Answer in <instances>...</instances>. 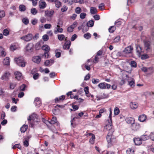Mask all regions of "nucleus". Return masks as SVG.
Masks as SVG:
<instances>
[{
    "mask_svg": "<svg viewBox=\"0 0 154 154\" xmlns=\"http://www.w3.org/2000/svg\"><path fill=\"white\" fill-rule=\"evenodd\" d=\"M98 55H97L96 54V56H95V57L94 58V60L93 61V62L94 63H97L98 62L99 59V57H98Z\"/></svg>",
    "mask_w": 154,
    "mask_h": 154,
    "instance_id": "54",
    "label": "nucleus"
},
{
    "mask_svg": "<svg viewBox=\"0 0 154 154\" xmlns=\"http://www.w3.org/2000/svg\"><path fill=\"white\" fill-rule=\"evenodd\" d=\"M90 12L91 14H94L97 12L96 8L95 7H91L90 8Z\"/></svg>",
    "mask_w": 154,
    "mask_h": 154,
    "instance_id": "29",
    "label": "nucleus"
},
{
    "mask_svg": "<svg viewBox=\"0 0 154 154\" xmlns=\"http://www.w3.org/2000/svg\"><path fill=\"white\" fill-rule=\"evenodd\" d=\"M39 74L38 73H36L33 75V78L35 80L38 79L39 77Z\"/></svg>",
    "mask_w": 154,
    "mask_h": 154,
    "instance_id": "60",
    "label": "nucleus"
},
{
    "mask_svg": "<svg viewBox=\"0 0 154 154\" xmlns=\"http://www.w3.org/2000/svg\"><path fill=\"white\" fill-rule=\"evenodd\" d=\"M133 50V48L131 46H129L125 48L123 51L125 54H129Z\"/></svg>",
    "mask_w": 154,
    "mask_h": 154,
    "instance_id": "9",
    "label": "nucleus"
},
{
    "mask_svg": "<svg viewBox=\"0 0 154 154\" xmlns=\"http://www.w3.org/2000/svg\"><path fill=\"white\" fill-rule=\"evenodd\" d=\"M26 85L24 84L22 85L20 88V91H24L25 89Z\"/></svg>",
    "mask_w": 154,
    "mask_h": 154,
    "instance_id": "43",
    "label": "nucleus"
},
{
    "mask_svg": "<svg viewBox=\"0 0 154 154\" xmlns=\"http://www.w3.org/2000/svg\"><path fill=\"white\" fill-rule=\"evenodd\" d=\"M65 96L62 95L59 97V98L57 97L55 99V102L56 103H58L60 100H63L65 99Z\"/></svg>",
    "mask_w": 154,
    "mask_h": 154,
    "instance_id": "22",
    "label": "nucleus"
},
{
    "mask_svg": "<svg viewBox=\"0 0 154 154\" xmlns=\"http://www.w3.org/2000/svg\"><path fill=\"white\" fill-rule=\"evenodd\" d=\"M127 154H134V150L130 148L128 149L126 151Z\"/></svg>",
    "mask_w": 154,
    "mask_h": 154,
    "instance_id": "39",
    "label": "nucleus"
},
{
    "mask_svg": "<svg viewBox=\"0 0 154 154\" xmlns=\"http://www.w3.org/2000/svg\"><path fill=\"white\" fill-rule=\"evenodd\" d=\"M95 136L94 135H92V136L89 140V142L91 144H94V143Z\"/></svg>",
    "mask_w": 154,
    "mask_h": 154,
    "instance_id": "36",
    "label": "nucleus"
},
{
    "mask_svg": "<svg viewBox=\"0 0 154 154\" xmlns=\"http://www.w3.org/2000/svg\"><path fill=\"white\" fill-rule=\"evenodd\" d=\"M42 38L44 41H46L48 40L49 37L47 35H45L43 36Z\"/></svg>",
    "mask_w": 154,
    "mask_h": 154,
    "instance_id": "55",
    "label": "nucleus"
},
{
    "mask_svg": "<svg viewBox=\"0 0 154 154\" xmlns=\"http://www.w3.org/2000/svg\"><path fill=\"white\" fill-rule=\"evenodd\" d=\"M146 119V116L145 115H142L139 117L138 120L141 122H144Z\"/></svg>",
    "mask_w": 154,
    "mask_h": 154,
    "instance_id": "21",
    "label": "nucleus"
},
{
    "mask_svg": "<svg viewBox=\"0 0 154 154\" xmlns=\"http://www.w3.org/2000/svg\"><path fill=\"white\" fill-rule=\"evenodd\" d=\"M84 38L87 39H88L90 38L91 37V34L89 33H87L85 34L84 35Z\"/></svg>",
    "mask_w": 154,
    "mask_h": 154,
    "instance_id": "49",
    "label": "nucleus"
},
{
    "mask_svg": "<svg viewBox=\"0 0 154 154\" xmlns=\"http://www.w3.org/2000/svg\"><path fill=\"white\" fill-rule=\"evenodd\" d=\"M33 44L31 43H28L26 47V51L31 53L32 52L33 49Z\"/></svg>",
    "mask_w": 154,
    "mask_h": 154,
    "instance_id": "5",
    "label": "nucleus"
},
{
    "mask_svg": "<svg viewBox=\"0 0 154 154\" xmlns=\"http://www.w3.org/2000/svg\"><path fill=\"white\" fill-rule=\"evenodd\" d=\"M20 38L25 42H29L32 39L33 35L32 34L29 33L27 35L21 37Z\"/></svg>",
    "mask_w": 154,
    "mask_h": 154,
    "instance_id": "2",
    "label": "nucleus"
},
{
    "mask_svg": "<svg viewBox=\"0 0 154 154\" xmlns=\"http://www.w3.org/2000/svg\"><path fill=\"white\" fill-rule=\"evenodd\" d=\"M28 120L29 122L31 120L37 122H38L39 120L38 118L37 115L35 113H33L29 116V118L28 119Z\"/></svg>",
    "mask_w": 154,
    "mask_h": 154,
    "instance_id": "4",
    "label": "nucleus"
},
{
    "mask_svg": "<svg viewBox=\"0 0 154 154\" xmlns=\"http://www.w3.org/2000/svg\"><path fill=\"white\" fill-rule=\"evenodd\" d=\"M134 141L136 145H140L142 143V140L140 138H135L134 139Z\"/></svg>",
    "mask_w": 154,
    "mask_h": 154,
    "instance_id": "15",
    "label": "nucleus"
},
{
    "mask_svg": "<svg viewBox=\"0 0 154 154\" xmlns=\"http://www.w3.org/2000/svg\"><path fill=\"white\" fill-rule=\"evenodd\" d=\"M51 25L50 24H46L44 25V28L45 29H49L51 28Z\"/></svg>",
    "mask_w": 154,
    "mask_h": 154,
    "instance_id": "61",
    "label": "nucleus"
},
{
    "mask_svg": "<svg viewBox=\"0 0 154 154\" xmlns=\"http://www.w3.org/2000/svg\"><path fill=\"white\" fill-rule=\"evenodd\" d=\"M42 48L45 52H49L50 50V47L47 45H43L42 47Z\"/></svg>",
    "mask_w": 154,
    "mask_h": 154,
    "instance_id": "28",
    "label": "nucleus"
},
{
    "mask_svg": "<svg viewBox=\"0 0 154 154\" xmlns=\"http://www.w3.org/2000/svg\"><path fill=\"white\" fill-rule=\"evenodd\" d=\"M138 104L135 102H131L130 103V108L132 109H135L138 106Z\"/></svg>",
    "mask_w": 154,
    "mask_h": 154,
    "instance_id": "14",
    "label": "nucleus"
},
{
    "mask_svg": "<svg viewBox=\"0 0 154 154\" xmlns=\"http://www.w3.org/2000/svg\"><path fill=\"white\" fill-rule=\"evenodd\" d=\"M92 81L94 84H97L99 82V80L97 79H92Z\"/></svg>",
    "mask_w": 154,
    "mask_h": 154,
    "instance_id": "56",
    "label": "nucleus"
},
{
    "mask_svg": "<svg viewBox=\"0 0 154 154\" xmlns=\"http://www.w3.org/2000/svg\"><path fill=\"white\" fill-rule=\"evenodd\" d=\"M125 121L127 123L132 125L134 123L135 120L133 118L128 117L126 118Z\"/></svg>",
    "mask_w": 154,
    "mask_h": 154,
    "instance_id": "11",
    "label": "nucleus"
},
{
    "mask_svg": "<svg viewBox=\"0 0 154 154\" xmlns=\"http://www.w3.org/2000/svg\"><path fill=\"white\" fill-rule=\"evenodd\" d=\"M14 60L18 66L23 67L25 66L26 63L22 57H20L18 58H16L14 59Z\"/></svg>",
    "mask_w": 154,
    "mask_h": 154,
    "instance_id": "1",
    "label": "nucleus"
},
{
    "mask_svg": "<svg viewBox=\"0 0 154 154\" xmlns=\"http://www.w3.org/2000/svg\"><path fill=\"white\" fill-rule=\"evenodd\" d=\"M15 78L18 80H20L22 78V74L19 71L16 72L14 73Z\"/></svg>",
    "mask_w": 154,
    "mask_h": 154,
    "instance_id": "20",
    "label": "nucleus"
},
{
    "mask_svg": "<svg viewBox=\"0 0 154 154\" xmlns=\"http://www.w3.org/2000/svg\"><path fill=\"white\" fill-rule=\"evenodd\" d=\"M23 22L25 24L27 25L29 23V20L26 18H25L22 20Z\"/></svg>",
    "mask_w": 154,
    "mask_h": 154,
    "instance_id": "46",
    "label": "nucleus"
},
{
    "mask_svg": "<svg viewBox=\"0 0 154 154\" xmlns=\"http://www.w3.org/2000/svg\"><path fill=\"white\" fill-rule=\"evenodd\" d=\"M10 76V74L8 72H6L2 77V79L7 80L9 79Z\"/></svg>",
    "mask_w": 154,
    "mask_h": 154,
    "instance_id": "16",
    "label": "nucleus"
},
{
    "mask_svg": "<svg viewBox=\"0 0 154 154\" xmlns=\"http://www.w3.org/2000/svg\"><path fill=\"white\" fill-rule=\"evenodd\" d=\"M79 96L78 95H75L74 97H73L72 96H71V98H75L76 99V100H80V102H82L83 101V100L81 98H78Z\"/></svg>",
    "mask_w": 154,
    "mask_h": 154,
    "instance_id": "34",
    "label": "nucleus"
},
{
    "mask_svg": "<svg viewBox=\"0 0 154 154\" xmlns=\"http://www.w3.org/2000/svg\"><path fill=\"white\" fill-rule=\"evenodd\" d=\"M86 14L85 13H82L80 15V17L81 19H83L85 18Z\"/></svg>",
    "mask_w": 154,
    "mask_h": 154,
    "instance_id": "51",
    "label": "nucleus"
},
{
    "mask_svg": "<svg viewBox=\"0 0 154 154\" xmlns=\"http://www.w3.org/2000/svg\"><path fill=\"white\" fill-rule=\"evenodd\" d=\"M31 12L32 14L35 15L37 13V11L35 8H32L31 10Z\"/></svg>",
    "mask_w": 154,
    "mask_h": 154,
    "instance_id": "42",
    "label": "nucleus"
},
{
    "mask_svg": "<svg viewBox=\"0 0 154 154\" xmlns=\"http://www.w3.org/2000/svg\"><path fill=\"white\" fill-rule=\"evenodd\" d=\"M106 129L110 131L109 132H110V133H111L112 130H113H113L112 129V126L111 125L109 124L107 125L106 126Z\"/></svg>",
    "mask_w": 154,
    "mask_h": 154,
    "instance_id": "38",
    "label": "nucleus"
},
{
    "mask_svg": "<svg viewBox=\"0 0 154 154\" xmlns=\"http://www.w3.org/2000/svg\"><path fill=\"white\" fill-rule=\"evenodd\" d=\"M3 63L5 65H8L10 63V58L8 57H6L3 61Z\"/></svg>",
    "mask_w": 154,
    "mask_h": 154,
    "instance_id": "27",
    "label": "nucleus"
},
{
    "mask_svg": "<svg viewBox=\"0 0 154 154\" xmlns=\"http://www.w3.org/2000/svg\"><path fill=\"white\" fill-rule=\"evenodd\" d=\"M34 103L36 106L37 107H39L41 105V102L39 98H36L34 101Z\"/></svg>",
    "mask_w": 154,
    "mask_h": 154,
    "instance_id": "23",
    "label": "nucleus"
},
{
    "mask_svg": "<svg viewBox=\"0 0 154 154\" xmlns=\"http://www.w3.org/2000/svg\"><path fill=\"white\" fill-rule=\"evenodd\" d=\"M16 148H17L20 149H21V146L19 144H16L14 145L12 147V148L13 149H15Z\"/></svg>",
    "mask_w": 154,
    "mask_h": 154,
    "instance_id": "47",
    "label": "nucleus"
},
{
    "mask_svg": "<svg viewBox=\"0 0 154 154\" xmlns=\"http://www.w3.org/2000/svg\"><path fill=\"white\" fill-rule=\"evenodd\" d=\"M45 16L51 17L54 14V11L53 10L46 11H45Z\"/></svg>",
    "mask_w": 154,
    "mask_h": 154,
    "instance_id": "12",
    "label": "nucleus"
},
{
    "mask_svg": "<svg viewBox=\"0 0 154 154\" xmlns=\"http://www.w3.org/2000/svg\"><path fill=\"white\" fill-rule=\"evenodd\" d=\"M131 126V128L134 131H137L140 128V125L137 123H134Z\"/></svg>",
    "mask_w": 154,
    "mask_h": 154,
    "instance_id": "13",
    "label": "nucleus"
},
{
    "mask_svg": "<svg viewBox=\"0 0 154 154\" xmlns=\"http://www.w3.org/2000/svg\"><path fill=\"white\" fill-rule=\"evenodd\" d=\"M19 10L21 11H24L26 10V6L23 5H20L19 6Z\"/></svg>",
    "mask_w": 154,
    "mask_h": 154,
    "instance_id": "32",
    "label": "nucleus"
},
{
    "mask_svg": "<svg viewBox=\"0 0 154 154\" xmlns=\"http://www.w3.org/2000/svg\"><path fill=\"white\" fill-rule=\"evenodd\" d=\"M144 45V48L145 50L147 52L150 51L151 49L150 42L148 41H143Z\"/></svg>",
    "mask_w": 154,
    "mask_h": 154,
    "instance_id": "3",
    "label": "nucleus"
},
{
    "mask_svg": "<svg viewBox=\"0 0 154 154\" xmlns=\"http://www.w3.org/2000/svg\"><path fill=\"white\" fill-rule=\"evenodd\" d=\"M32 60L34 62L38 63L41 60V58L39 56H36L33 57Z\"/></svg>",
    "mask_w": 154,
    "mask_h": 154,
    "instance_id": "17",
    "label": "nucleus"
},
{
    "mask_svg": "<svg viewBox=\"0 0 154 154\" xmlns=\"http://www.w3.org/2000/svg\"><path fill=\"white\" fill-rule=\"evenodd\" d=\"M150 138L152 140L154 141V133L151 132L149 135Z\"/></svg>",
    "mask_w": 154,
    "mask_h": 154,
    "instance_id": "64",
    "label": "nucleus"
},
{
    "mask_svg": "<svg viewBox=\"0 0 154 154\" xmlns=\"http://www.w3.org/2000/svg\"><path fill=\"white\" fill-rule=\"evenodd\" d=\"M104 4L102 3L99 5L98 8L101 10H103L104 9L103 8L104 7Z\"/></svg>",
    "mask_w": 154,
    "mask_h": 154,
    "instance_id": "62",
    "label": "nucleus"
},
{
    "mask_svg": "<svg viewBox=\"0 0 154 154\" xmlns=\"http://www.w3.org/2000/svg\"><path fill=\"white\" fill-rule=\"evenodd\" d=\"M136 51L138 54L140 55L141 54V53L142 52V49L141 46L138 45L136 46Z\"/></svg>",
    "mask_w": 154,
    "mask_h": 154,
    "instance_id": "24",
    "label": "nucleus"
},
{
    "mask_svg": "<svg viewBox=\"0 0 154 154\" xmlns=\"http://www.w3.org/2000/svg\"><path fill=\"white\" fill-rule=\"evenodd\" d=\"M6 55V53L4 48L0 46V56L4 57Z\"/></svg>",
    "mask_w": 154,
    "mask_h": 154,
    "instance_id": "19",
    "label": "nucleus"
},
{
    "mask_svg": "<svg viewBox=\"0 0 154 154\" xmlns=\"http://www.w3.org/2000/svg\"><path fill=\"white\" fill-rule=\"evenodd\" d=\"M5 13L4 10H0V20L2 19V17L5 16Z\"/></svg>",
    "mask_w": 154,
    "mask_h": 154,
    "instance_id": "35",
    "label": "nucleus"
},
{
    "mask_svg": "<svg viewBox=\"0 0 154 154\" xmlns=\"http://www.w3.org/2000/svg\"><path fill=\"white\" fill-rule=\"evenodd\" d=\"M71 45V42L69 41H67L66 42L63 46V48L64 49H67V50L69 48Z\"/></svg>",
    "mask_w": 154,
    "mask_h": 154,
    "instance_id": "18",
    "label": "nucleus"
},
{
    "mask_svg": "<svg viewBox=\"0 0 154 154\" xmlns=\"http://www.w3.org/2000/svg\"><path fill=\"white\" fill-rule=\"evenodd\" d=\"M77 36L76 34H75L73 35H72L71 38V40L72 41H74L77 38Z\"/></svg>",
    "mask_w": 154,
    "mask_h": 154,
    "instance_id": "58",
    "label": "nucleus"
},
{
    "mask_svg": "<svg viewBox=\"0 0 154 154\" xmlns=\"http://www.w3.org/2000/svg\"><path fill=\"white\" fill-rule=\"evenodd\" d=\"M58 38L60 41H62L65 38V36L63 34L58 35Z\"/></svg>",
    "mask_w": 154,
    "mask_h": 154,
    "instance_id": "40",
    "label": "nucleus"
},
{
    "mask_svg": "<svg viewBox=\"0 0 154 154\" xmlns=\"http://www.w3.org/2000/svg\"><path fill=\"white\" fill-rule=\"evenodd\" d=\"M113 132V130H112L111 133L108 132V134L106 137V139L109 143H111L113 141V139L112 138V135Z\"/></svg>",
    "mask_w": 154,
    "mask_h": 154,
    "instance_id": "8",
    "label": "nucleus"
},
{
    "mask_svg": "<svg viewBox=\"0 0 154 154\" xmlns=\"http://www.w3.org/2000/svg\"><path fill=\"white\" fill-rule=\"evenodd\" d=\"M130 64L132 67H136L137 66V63L134 61H131V62Z\"/></svg>",
    "mask_w": 154,
    "mask_h": 154,
    "instance_id": "52",
    "label": "nucleus"
},
{
    "mask_svg": "<svg viewBox=\"0 0 154 154\" xmlns=\"http://www.w3.org/2000/svg\"><path fill=\"white\" fill-rule=\"evenodd\" d=\"M28 128V126L24 125L20 128V131L21 132L24 133L27 130Z\"/></svg>",
    "mask_w": 154,
    "mask_h": 154,
    "instance_id": "26",
    "label": "nucleus"
},
{
    "mask_svg": "<svg viewBox=\"0 0 154 154\" xmlns=\"http://www.w3.org/2000/svg\"><path fill=\"white\" fill-rule=\"evenodd\" d=\"M149 56L146 54H143L141 56V59H145L148 58Z\"/></svg>",
    "mask_w": 154,
    "mask_h": 154,
    "instance_id": "63",
    "label": "nucleus"
},
{
    "mask_svg": "<svg viewBox=\"0 0 154 154\" xmlns=\"http://www.w3.org/2000/svg\"><path fill=\"white\" fill-rule=\"evenodd\" d=\"M128 84L131 87L133 88L134 87L135 85L134 81V79H133L132 80L128 81Z\"/></svg>",
    "mask_w": 154,
    "mask_h": 154,
    "instance_id": "31",
    "label": "nucleus"
},
{
    "mask_svg": "<svg viewBox=\"0 0 154 154\" xmlns=\"http://www.w3.org/2000/svg\"><path fill=\"white\" fill-rule=\"evenodd\" d=\"M103 53V51L102 50H100L97 52L96 54L99 56H100L102 55Z\"/></svg>",
    "mask_w": 154,
    "mask_h": 154,
    "instance_id": "57",
    "label": "nucleus"
},
{
    "mask_svg": "<svg viewBox=\"0 0 154 154\" xmlns=\"http://www.w3.org/2000/svg\"><path fill=\"white\" fill-rule=\"evenodd\" d=\"M116 28L114 26H111L109 29V32L110 33H113L116 30Z\"/></svg>",
    "mask_w": 154,
    "mask_h": 154,
    "instance_id": "37",
    "label": "nucleus"
},
{
    "mask_svg": "<svg viewBox=\"0 0 154 154\" xmlns=\"http://www.w3.org/2000/svg\"><path fill=\"white\" fill-rule=\"evenodd\" d=\"M106 83L105 82L101 83L98 84V86L101 89H106Z\"/></svg>",
    "mask_w": 154,
    "mask_h": 154,
    "instance_id": "25",
    "label": "nucleus"
},
{
    "mask_svg": "<svg viewBox=\"0 0 154 154\" xmlns=\"http://www.w3.org/2000/svg\"><path fill=\"white\" fill-rule=\"evenodd\" d=\"M119 110L118 107H116L114 110V113L115 115H118L119 113Z\"/></svg>",
    "mask_w": 154,
    "mask_h": 154,
    "instance_id": "48",
    "label": "nucleus"
},
{
    "mask_svg": "<svg viewBox=\"0 0 154 154\" xmlns=\"http://www.w3.org/2000/svg\"><path fill=\"white\" fill-rule=\"evenodd\" d=\"M59 23H58L57 26L55 27L54 32L55 34H56L58 33H62L63 32V29L62 28L60 27V26L59 25Z\"/></svg>",
    "mask_w": 154,
    "mask_h": 154,
    "instance_id": "7",
    "label": "nucleus"
},
{
    "mask_svg": "<svg viewBox=\"0 0 154 154\" xmlns=\"http://www.w3.org/2000/svg\"><path fill=\"white\" fill-rule=\"evenodd\" d=\"M67 8H68L66 6H63L61 9V11L62 12L66 11H67Z\"/></svg>",
    "mask_w": 154,
    "mask_h": 154,
    "instance_id": "59",
    "label": "nucleus"
},
{
    "mask_svg": "<svg viewBox=\"0 0 154 154\" xmlns=\"http://www.w3.org/2000/svg\"><path fill=\"white\" fill-rule=\"evenodd\" d=\"M57 118L53 116L52 119H51V121H49L47 120H45V122H44L47 125L48 123H49L51 124H54L55 123H57Z\"/></svg>",
    "mask_w": 154,
    "mask_h": 154,
    "instance_id": "6",
    "label": "nucleus"
},
{
    "mask_svg": "<svg viewBox=\"0 0 154 154\" xmlns=\"http://www.w3.org/2000/svg\"><path fill=\"white\" fill-rule=\"evenodd\" d=\"M55 5L56 7L59 8L61 6V3L58 0H57L55 2Z\"/></svg>",
    "mask_w": 154,
    "mask_h": 154,
    "instance_id": "30",
    "label": "nucleus"
},
{
    "mask_svg": "<svg viewBox=\"0 0 154 154\" xmlns=\"http://www.w3.org/2000/svg\"><path fill=\"white\" fill-rule=\"evenodd\" d=\"M120 38V36L118 35L114 38V41L115 42H118L119 41Z\"/></svg>",
    "mask_w": 154,
    "mask_h": 154,
    "instance_id": "50",
    "label": "nucleus"
},
{
    "mask_svg": "<svg viewBox=\"0 0 154 154\" xmlns=\"http://www.w3.org/2000/svg\"><path fill=\"white\" fill-rule=\"evenodd\" d=\"M94 21L92 20H89L87 23V26L89 27H92L94 25Z\"/></svg>",
    "mask_w": 154,
    "mask_h": 154,
    "instance_id": "33",
    "label": "nucleus"
},
{
    "mask_svg": "<svg viewBox=\"0 0 154 154\" xmlns=\"http://www.w3.org/2000/svg\"><path fill=\"white\" fill-rule=\"evenodd\" d=\"M148 138L149 137L148 136L146 135H143L141 136L140 138L142 141H144L147 140Z\"/></svg>",
    "mask_w": 154,
    "mask_h": 154,
    "instance_id": "45",
    "label": "nucleus"
},
{
    "mask_svg": "<svg viewBox=\"0 0 154 154\" xmlns=\"http://www.w3.org/2000/svg\"><path fill=\"white\" fill-rule=\"evenodd\" d=\"M75 12L77 14H79L81 12V9L79 7H77L75 9Z\"/></svg>",
    "mask_w": 154,
    "mask_h": 154,
    "instance_id": "53",
    "label": "nucleus"
},
{
    "mask_svg": "<svg viewBox=\"0 0 154 154\" xmlns=\"http://www.w3.org/2000/svg\"><path fill=\"white\" fill-rule=\"evenodd\" d=\"M3 33L4 35L7 36L9 34V32L7 29H5L3 31Z\"/></svg>",
    "mask_w": 154,
    "mask_h": 154,
    "instance_id": "44",
    "label": "nucleus"
},
{
    "mask_svg": "<svg viewBox=\"0 0 154 154\" xmlns=\"http://www.w3.org/2000/svg\"><path fill=\"white\" fill-rule=\"evenodd\" d=\"M16 83L15 82L11 83L10 86V88L12 89H14L16 86Z\"/></svg>",
    "mask_w": 154,
    "mask_h": 154,
    "instance_id": "41",
    "label": "nucleus"
},
{
    "mask_svg": "<svg viewBox=\"0 0 154 154\" xmlns=\"http://www.w3.org/2000/svg\"><path fill=\"white\" fill-rule=\"evenodd\" d=\"M39 6L40 9H44L46 7L47 4L45 2L41 0L39 2Z\"/></svg>",
    "mask_w": 154,
    "mask_h": 154,
    "instance_id": "10",
    "label": "nucleus"
}]
</instances>
